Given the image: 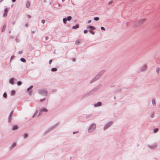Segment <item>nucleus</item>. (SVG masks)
<instances>
[{"label":"nucleus","mask_w":160,"mask_h":160,"mask_svg":"<svg viewBox=\"0 0 160 160\" xmlns=\"http://www.w3.org/2000/svg\"><path fill=\"white\" fill-rule=\"evenodd\" d=\"M96 128V125L95 124H93L89 127L88 131L89 132H91L94 130Z\"/></svg>","instance_id":"1"},{"label":"nucleus","mask_w":160,"mask_h":160,"mask_svg":"<svg viewBox=\"0 0 160 160\" xmlns=\"http://www.w3.org/2000/svg\"><path fill=\"white\" fill-rule=\"evenodd\" d=\"M146 21V19L144 18L139 20L138 22V24L139 25H142Z\"/></svg>","instance_id":"2"},{"label":"nucleus","mask_w":160,"mask_h":160,"mask_svg":"<svg viewBox=\"0 0 160 160\" xmlns=\"http://www.w3.org/2000/svg\"><path fill=\"white\" fill-rule=\"evenodd\" d=\"M39 93L42 95L46 96L47 95V92L45 90H41L39 91Z\"/></svg>","instance_id":"3"},{"label":"nucleus","mask_w":160,"mask_h":160,"mask_svg":"<svg viewBox=\"0 0 160 160\" xmlns=\"http://www.w3.org/2000/svg\"><path fill=\"white\" fill-rule=\"evenodd\" d=\"M72 19V17L70 16H68L67 18H65L63 19V21L64 23H66L67 20L70 21Z\"/></svg>","instance_id":"4"},{"label":"nucleus","mask_w":160,"mask_h":160,"mask_svg":"<svg viewBox=\"0 0 160 160\" xmlns=\"http://www.w3.org/2000/svg\"><path fill=\"white\" fill-rule=\"evenodd\" d=\"M48 111V110L46 108H42L40 110V112H39V113L38 115L37 116V117H38L39 116H40V115H41V112H47Z\"/></svg>","instance_id":"5"},{"label":"nucleus","mask_w":160,"mask_h":160,"mask_svg":"<svg viewBox=\"0 0 160 160\" xmlns=\"http://www.w3.org/2000/svg\"><path fill=\"white\" fill-rule=\"evenodd\" d=\"M112 122H111L108 123L107 125H105V126L103 128L104 130H105L106 129H107V128H108L109 127H110V126H111L112 125Z\"/></svg>","instance_id":"6"},{"label":"nucleus","mask_w":160,"mask_h":160,"mask_svg":"<svg viewBox=\"0 0 160 160\" xmlns=\"http://www.w3.org/2000/svg\"><path fill=\"white\" fill-rule=\"evenodd\" d=\"M112 122H111L108 123L107 125H105V126L103 128L104 130H105L106 129H107V128H108L109 127H110V126H111L112 125Z\"/></svg>","instance_id":"7"},{"label":"nucleus","mask_w":160,"mask_h":160,"mask_svg":"<svg viewBox=\"0 0 160 160\" xmlns=\"http://www.w3.org/2000/svg\"><path fill=\"white\" fill-rule=\"evenodd\" d=\"M112 122H111L108 123L107 125H105V126L103 128L104 130H105L106 129H107V128H108L109 127H110V126H111L112 125Z\"/></svg>","instance_id":"8"},{"label":"nucleus","mask_w":160,"mask_h":160,"mask_svg":"<svg viewBox=\"0 0 160 160\" xmlns=\"http://www.w3.org/2000/svg\"><path fill=\"white\" fill-rule=\"evenodd\" d=\"M8 12V11L7 8H6L4 9V13L3 14V17H5L7 16Z\"/></svg>","instance_id":"9"},{"label":"nucleus","mask_w":160,"mask_h":160,"mask_svg":"<svg viewBox=\"0 0 160 160\" xmlns=\"http://www.w3.org/2000/svg\"><path fill=\"white\" fill-rule=\"evenodd\" d=\"M13 111H11L9 116L8 118V121L9 122V123L10 122V120L11 119V117L13 113Z\"/></svg>","instance_id":"10"},{"label":"nucleus","mask_w":160,"mask_h":160,"mask_svg":"<svg viewBox=\"0 0 160 160\" xmlns=\"http://www.w3.org/2000/svg\"><path fill=\"white\" fill-rule=\"evenodd\" d=\"M157 147V145L156 144H155L152 145V146H149V147L151 149H155Z\"/></svg>","instance_id":"11"},{"label":"nucleus","mask_w":160,"mask_h":160,"mask_svg":"<svg viewBox=\"0 0 160 160\" xmlns=\"http://www.w3.org/2000/svg\"><path fill=\"white\" fill-rule=\"evenodd\" d=\"M102 105V103L101 102H98L96 104L94 105V106L95 107L101 106Z\"/></svg>","instance_id":"12"},{"label":"nucleus","mask_w":160,"mask_h":160,"mask_svg":"<svg viewBox=\"0 0 160 160\" xmlns=\"http://www.w3.org/2000/svg\"><path fill=\"white\" fill-rule=\"evenodd\" d=\"M14 78H11L9 80V83H10L12 84H13L14 83Z\"/></svg>","instance_id":"13"},{"label":"nucleus","mask_w":160,"mask_h":160,"mask_svg":"<svg viewBox=\"0 0 160 160\" xmlns=\"http://www.w3.org/2000/svg\"><path fill=\"white\" fill-rule=\"evenodd\" d=\"M147 68L146 65H144L143 66L142 68L141 69V71H143L146 70Z\"/></svg>","instance_id":"14"},{"label":"nucleus","mask_w":160,"mask_h":160,"mask_svg":"<svg viewBox=\"0 0 160 160\" xmlns=\"http://www.w3.org/2000/svg\"><path fill=\"white\" fill-rule=\"evenodd\" d=\"M18 128V126H17L15 125L14 126L12 127V129L13 130H17Z\"/></svg>","instance_id":"15"},{"label":"nucleus","mask_w":160,"mask_h":160,"mask_svg":"<svg viewBox=\"0 0 160 160\" xmlns=\"http://www.w3.org/2000/svg\"><path fill=\"white\" fill-rule=\"evenodd\" d=\"M30 5V2L29 1H28L27 2L26 7L27 8H28L29 7Z\"/></svg>","instance_id":"16"},{"label":"nucleus","mask_w":160,"mask_h":160,"mask_svg":"<svg viewBox=\"0 0 160 160\" xmlns=\"http://www.w3.org/2000/svg\"><path fill=\"white\" fill-rule=\"evenodd\" d=\"M79 27V25L78 24H77L75 26H73L72 27V28L73 29H76Z\"/></svg>","instance_id":"17"},{"label":"nucleus","mask_w":160,"mask_h":160,"mask_svg":"<svg viewBox=\"0 0 160 160\" xmlns=\"http://www.w3.org/2000/svg\"><path fill=\"white\" fill-rule=\"evenodd\" d=\"M15 94V92L13 90H12L11 92V95L12 96H13Z\"/></svg>","instance_id":"18"},{"label":"nucleus","mask_w":160,"mask_h":160,"mask_svg":"<svg viewBox=\"0 0 160 160\" xmlns=\"http://www.w3.org/2000/svg\"><path fill=\"white\" fill-rule=\"evenodd\" d=\"M102 75L101 74H98L96 77L95 78H96V80L98 79H99V77Z\"/></svg>","instance_id":"19"},{"label":"nucleus","mask_w":160,"mask_h":160,"mask_svg":"<svg viewBox=\"0 0 160 160\" xmlns=\"http://www.w3.org/2000/svg\"><path fill=\"white\" fill-rule=\"evenodd\" d=\"M152 103L154 106H155L156 105L155 101L154 99L152 100Z\"/></svg>","instance_id":"20"},{"label":"nucleus","mask_w":160,"mask_h":160,"mask_svg":"<svg viewBox=\"0 0 160 160\" xmlns=\"http://www.w3.org/2000/svg\"><path fill=\"white\" fill-rule=\"evenodd\" d=\"M88 28L90 29H92V30H95V27H94L93 26H89L88 27Z\"/></svg>","instance_id":"21"},{"label":"nucleus","mask_w":160,"mask_h":160,"mask_svg":"<svg viewBox=\"0 0 160 160\" xmlns=\"http://www.w3.org/2000/svg\"><path fill=\"white\" fill-rule=\"evenodd\" d=\"M5 28H6V26L5 25H4L3 26V27H2V32H4L5 30Z\"/></svg>","instance_id":"22"},{"label":"nucleus","mask_w":160,"mask_h":160,"mask_svg":"<svg viewBox=\"0 0 160 160\" xmlns=\"http://www.w3.org/2000/svg\"><path fill=\"white\" fill-rule=\"evenodd\" d=\"M80 40H77L75 42V44L78 45L80 42Z\"/></svg>","instance_id":"23"},{"label":"nucleus","mask_w":160,"mask_h":160,"mask_svg":"<svg viewBox=\"0 0 160 160\" xmlns=\"http://www.w3.org/2000/svg\"><path fill=\"white\" fill-rule=\"evenodd\" d=\"M20 60L23 62H25L26 61L25 59L23 58H22L20 59Z\"/></svg>","instance_id":"24"},{"label":"nucleus","mask_w":160,"mask_h":160,"mask_svg":"<svg viewBox=\"0 0 160 160\" xmlns=\"http://www.w3.org/2000/svg\"><path fill=\"white\" fill-rule=\"evenodd\" d=\"M22 83L20 81H18L17 82V84L18 86L21 85L22 84Z\"/></svg>","instance_id":"25"},{"label":"nucleus","mask_w":160,"mask_h":160,"mask_svg":"<svg viewBox=\"0 0 160 160\" xmlns=\"http://www.w3.org/2000/svg\"><path fill=\"white\" fill-rule=\"evenodd\" d=\"M57 70V69L56 68H52L51 69V71L52 72L56 71Z\"/></svg>","instance_id":"26"},{"label":"nucleus","mask_w":160,"mask_h":160,"mask_svg":"<svg viewBox=\"0 0 160 160\" xmlns=\"http://www.w3.org/2000/svg\"><path fill=\"white\" fill-rule=\"evenodd\" d=\"M16 146V144L15 143H13L12 145L10 147V149H12V148H13L14 147Z\"/></svg>","instance_id":"27"},{"label":"nucleus","mask_w":160,"mask_h":160,"mask_svg":"<svg viewBox=\"0 0 160 160\" xmlns=\"http://www.w3.org/2000/svg\"><path fill=\"white\" fill-rule=\"evenodd\" d=\"M159 68H157L156 69V71L158 74L159 71Z\"/></svg>","instance_id":"28"},{"label":"nucleus","mask_w":160,"mask_h":160,"mask_svg":"<svg viewBox=\"0 0 160 160\" xmlns=\"http://www.w3.org/2000/svg\"><path fill=\"white\" fill-rule=\"evenodd\" d=\"M158 131V129L157 128H155L153 130V132L156 133Z\"/></svg>","instance_id":"29"},{"label":"nucleus","mask_w":160,"mask_h":160,"mask_svg":"<svg viewBox=\"0 0 160 160\" xmlns=\"http://www.w3.org/2000/svg\"><path fill=\"white\" fill-rule=\"evenodd\" d=\"M28 137V135L27 134H25L24 135V138L25 139Z\"/></svg>","instance_id":"30"},{"label":"nucleus","mask_w":160,"mask_h":160,"mask_svg":"<svg viewBox=\"0 0 160 160\" xmlns=\"http://www.w3.org/2000/svg\"><path fill=\"white\" fill-rule=\"evenodd\" d=\"M3 95V97L5 98H6L7 97V94L6 92L4 93Z\"/></svg>","instance_id":"31"},{"label":"nucleus","mask_w":160,"mask_h":160,"mask_svg":"<svg viewBox=\"0 0 160 160\" xmlns=\"http://www.w3.org/2000/svg\"><path fill=\"white\" fill-rule=\"evenodd\" d=\"M113 1H111L110 2H109L108 3V5H110L111 4H112L113 3Z\"/></svg>","instance_id":"32"},{"label":"nucleus","mask_w":160,"mask_h":160,"mask_svg":"<svg viewBox=\"0 0 160 160\" xmlns=\"http://www.w3.org/2000/svg\"><path fill=\"white\" fill-rule=\"evenodd\" d=\"M94 20H95V21H98L99 20V18L98 17H95L94 18Z\"/></svg>","instance_id":"33"},{"label":"nucleus","mask_w":160,"mask_h":160,"mask_svg":"<svg viewBox=\"0 0 160 160\" xmlns=\"http://www.w3.org/2000/svg\"><path fill=\"white\" fill-rule=\"evenodd\" d=\"M38 113V111H37L36 112H35V113L34 114V115L32 117H35L37 114Z\"/></svg>","instance_id":"34"},{"label":"nucleus","mask_w":160,"mask_h":160,"mask_svg":"<svg viewBox=\"0 0 160 160\" xmlns=\"http://www.w3.org/2000/svg\"><path fill=\"white\" fill-rule=\"evenodd\" d=\"M89 32L92 35H94L95 34L94 32L92 30H89Z\"/></svg>","instance_id":"35"},{"label":"nucleus","mask_w":160,"mask_h":160,"mask_svg":"<svg viewBox=\"0 0 160 160\" xmlns=\"http://www.w3.org/2000/svg\"><path fill=\"white\" fill-rule=\"evenodd\" d=\"M45 100V98H43V99H40V102H43V101H44Z\"/></svg>","instance_id":"36"},{"label":"nucleus","mask_w":160,"mask_h":160,"mask_svg":"<svg viewBox=\"0 0 160 160\" xmlns=\"http://www.w3.org/2000/svg\"><path fill=\"white\" fill-rule=\"evenodd\" d=\"M130 22H127L126 23V24L127 26H129L130 25Z\"/></svg>","instance_id":"37"},{"label":"nucleus","mask_w":160,"mask_h":160,"mask_svg":"<svg viewBox=\"0 0 160 160\" xmlns=\"http://www.w3.org/2000/svg\"><path fill=\"white\" fill-rule=\"evenodd\" d=\"M154 114L153 113L152 114H151V118H152L154 117Z\"/></svg>","instance_id":"38"},{"label":"nucleus","mask_w":160,"mask_h":160,"mask_svg":"<svg viewBox=\"0 0 160 160\" xmlns=\"http://www.w3.org/2000/svg\"><path fill=\"white\" fill-rule=\"evenodd\" d=\"M42 23H44L45 22V20L44 19L42 20L41 21Z\"/></svg>","instance_id":"39"},{"label":"nucleus","mask_w":160,"mask_h":160,"mask_svg":"<svg viewBox=\"0 0 160 160\" xmlns=\"http://www.w3.org/2000/svg\"><path fill=\"white\" fill-rule=\"evenodd\" d=\"M101 29H102V30L104 31H105V28L103 27H102L101 28Z\"/></svg>","instance_id":"40"},{"label":"nucleus","mask_w":160,"mask_h":160,"mask_svg":"<svg viewBox=\"0 0 160 160\" xmlns=\"http://www.w3.org/2000/svg\"><path fill=\"white\" fill-rule=\"evenodd\" d=\"M52 62V59H50L49 61V64H51Z\"/></svg>","instance_id":"41"},{"label":"nucleus","mask_w":160,"mask_h":160,"mask_svg":"<svg viewBox=\"0 0 160 160\" xmlns=\"http://www.w3.org/2000/svg\"><path fill=\"white\" fill-rule=\"evenodd\" d=\"M22 53V51H20L18 52V53L19 54H21Z\"/></svg>","instance_id":"42"},{"label":"nucleus","mask_w":160,"mask_h":160,"mask_svg":"<svg viewBox=\"0 0 160 160\" xmlns=\"http://www.w3.org/2000/svg\"><path fill=\"white\" fill-rule=\"evenodd\" d=\"M48 39V36H46L45 37V40H47Z\"/></svg>","instance_id":"43"},{"label":"nucleus","mask_w":160,"mask_h":160,"mask_svg":"<svg viewBox=\"0 0 160 160\" xmlns=\"http://www.w3.org/2000/svg\"><path fill=\"white\" fill-rule=\"evenodd\" d=\"M27 17L28 18H31V17L30 15H27Z\"/></svg>","instance_id":"44"},{"label":"nucleus","mask_w":160,"mask_h":160,"mask_svg":"<svg viewBox=\"0 0 160 160\" xmlns=\"http://www.w3.org/2000/svg\"><path fill=\"white\" fill-rule=\"evenodd\" d=\"M87 30H84V33H87Z\"/></svg>","instance_id":"45"},{"label":"nucleus","mask_w":160,"mask_h":160,"mask_svg":"<svg viewBox=\"0 0 160 160\" xmlns=\"http://www.w3.org/2000/svg\"><path fill=\"white\" fill-rule=\"evenodd\" d=\"M28 93L29 95H31L32 94L31 91H29V92H28Z\"/></svg>","instance_id":"46"},{"label":"nucleus","mask_w":160,"mask_h":160,"mask_svg":"<svg viewBox=\"0 0 160 160\" xmlns=\"http://www.w3.org/2000/svg\"><path fill=\"white\" fill-rule=\"evenodd\" d=\"M33 86H30V87H29V88L30 89L32 88H33Z\"/></svg>","instance_id":"47"},{"label":"nucleus","mask_w":160,"mask_h":160,"mask_svg":"<svg viewBox=\"0 0 160 160\" xmlns=\"http://www.w3.org/2000/svg\"><path fill=\"white\" fill-rule=\"evenodd\" d=\"M78 132H73V134H74L75 133H78Z\"/></svg>","instance_id":"48"},{"label":"nucleus","mask_w":160,"mask_h":160,"mask_svg":"<svg viewBox=\"0 0 160 160\" xmlns=\"http://www.w3.org/2000/svg\"><path fill=\"white\" fill-rule=\"evenodd\" d=\"M91 22V20H89L88 21V23H90Z\"/></svg>","instance_id":"49"},{"label":"nucleus","mask_w":160,"mask_h":160,"mask_svg":"<svg viewBox=\"0 0 160 160\" xmlns=\"http://www.w3.org/2000/svg\"><path fill=\"white\" fill-rule=\"evenodd\" d=\"M16 1V0H12V2H15Z\"/></svg>","instance_id":"50"},{"label":"nucleus","mask_w":160,"mask_h":160,"mask_svg":"<svg viewBox=\"0 0 160 160\" xmlns=\"http://www.w3.org/2000/svg\"><path fill=\"white\" fill-rule=\"evenodd\" d=\"M30 89L29 88H28V89H27V90L28 91H29V90Z\"/></svg>","instance_id":"51"},{"label":"nucleus","mask_w":160,"mask_h":160,"mask_svg":"<svg viewBox=\"0 0 160 160\" xmlns=\"http://www.w3.org/2000/svg\"><path fill=\"white\" fill-rule=\"evenodd\" d=\"M28 25L27 24H26L25 25V26L26 27H28Z\"/></svg>","instance_id":"52"},{"label":"nucleus","mask_w":160,"mask_h":160,"mask_svg":"<svg viewBox=\"0 0 160 160\" xmlns=\"http://www.w3.org/2000/svg\"><path fill=\"white\" fill-rule=\"evenodd\" d=\"M65 0H62V2H63Z\"/></svg>","instance_id":"53"},{"label":"nucleus","mask_w":160,"mask_h":160,"mask_svg":"<svg viewBox=\"0 0 160 160\" xmlns=\"http://www.w3.org/2000/svg\"><path fill=\"white\" fill-rule=\"evenodd\" d=\"M9 32V33H10L11 32V31H10Z\"/></svg>","instance_id":"54"}]
</instances>
